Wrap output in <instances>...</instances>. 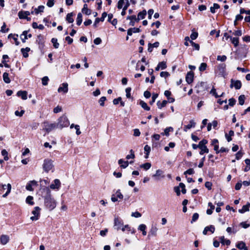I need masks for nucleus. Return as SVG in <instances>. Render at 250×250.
<instances>
[{
  "label": "nucleus",
  "instance_id": "9d476101",
  "mask_svg": "<svg viewBox=\"0 0 250 250\" xmlns=\"http://www.w3.org/2000/svg\"><path fill=\"white\" fill-rule=\"evenodd\" d=\"M152 177L156 180H159L162 178H165L164 171L161 169L156 170L155 174L152 175Z\"/></svg>",
  "mask_w": 250,
  "mask_h": 250
},
{
  "label": "nucleus",
  "instance_id": "5fc2aeb1",
  "mask_svg": "<svg viewBox=\"0 0 250 250\" xmlns=\"http://www.w3.org/2000/svg\"><path fill=\"white\" fill-rule=\"evenodd\" d=\"M227 57L225 55H218L217 57V60L221 62H225L227 60Z\"/></svg>",
  "mask_w": 250,
  "mask_h": 250
},
{
  "label": "nucleus",
  "instance_id": "aec40b11",
  "mask_svg": "<svg viewBox=\"0 0 250 250\" xmlns=\"http://www.w3.org/2000/svg\"><path fill=\"white\" fill-rule=\"evenodd\" d=\"M137 18H136L135 15H131L126 17V20H129L130 21L129 24L131 26H134L135 21L137 22Z\"/></svg>",
  "mask_w": 250,
  "mask_h": 250
},
{
  "label": "nucleus",
  "instance_id": "0eeeda50",
  "mask_svg": "<svg viewBox=\"0 0 250 250\" xmlns=\"http://www.w3.org/2000/svg\"><path fill=\"white\" fill-rule=\"evenodd\" d=\"M40 208L39 207H35L32 211V214L33 215V216L30 217V219L33 221L38 220L40 216Z\"/></svg>",
  "mask_w": 250,
  "mask_h": 250
},
{
  "label": "nucleus",
  "instance_id": "603ef678",
  "mask_svg": "<svg viewBox=\"0 0 250 250\" xmlns=\"http://www.w3.org/2000/svg\"><path fill=\"white\" fill-rule=\"evenodd\" d=\"M6 24L3 22L2 26L1 27L0 32L2 33H7L9 31V28H6Z\"/></svg>",
  "mask_w": 250,
  "mask_h": 250
},
{
  "label": "nucleus",
  "instance_id": "ddd939ff",
  "mask_svg": "<svg viewBox=\"0 0 250 250\" xmlns=\"http://www.w3.org/2000/svg\"><path fill=\"white\" fill-rule=\"evenodd\" d=\"M6 187H7V190L6 192L2 195V197L4 198L6 197L11 190V185L10 184H8L7 186L6 185L1 184V189H5Z\"/></svg>",
  "mask_w": 250,
  "mask_h": 250
},
{
  "label": "nucleus",
  "instance_id": "09e8293b",
  "mask_svg": "<svg viewBox=\"0 0 250 250\" xmlns=\"http://www.w3.org/2000/svg\"><path fill=\"white\" fill-rule=\"evenodd\" d=\"M33 197L31 196H28L26 198V202L27 204L30 205H33L34 203L33 201Z\"/></svg>",
  "mask_w": 250,
  "mask_h": 250
},
{
  "label": "nucleus",
  "instance_id": "5701e85b",
  "mask_svg": "<svg viewBox=\"0 0 250 250\" xmlns=\"http://www.w3.org/2000/svg\"><path fill=\"white\" fill-rule=\"evenodd\" d=\"M27 92L26 91H19L17 93V95L18 97H21L22 100H26L27 98Z\"/></svg>",
  "mask_w": 250,
  "mask_h": 250
},
{
  "label": "nucleus",
  "instance_id": "412c9836",
  "mask_svg": "<svg viewBox=\"0 0 250 250\" xmlns=\"http://www.w3.org/2000/svg\"><path fill=\"white\" fill-rule=\"evenodd\" d=\"M37 182L35 180L31 181L29 183H28L26 186V189L29 191H33V188H32V186L36 185Z\"/></svg>",
  "mask_w": 250,
  "mask_h": 250
},
{
  "label": "nucleus",
  "instance_id": "f257e3e1",
  "mask_svg": "<svg viewBox=\"0 0 250 250\" xmlns=\"http://www.w3.org/2000/svg\"><path fill=\"white\" fill-rule=\"evenodd\" d=\"M44 205L46 208L52 210L55 208L56 203L54 198L51 197V195L49 194L44 198Z\"/></svg>",
  "mask_w": 250,
  "mask_h": 250
},
{
  "label": "nucleus",
  "instance_id": "6e6d98bb",
  "mask_svg": "<svg viewBox=\"0 0 250 250\" xmlns=\"http://www.w3.org/2000/svg\"><path fill=\"white\" fill-rule=\"evenodd\" d=\"M207 64L205 62H203L201 64L199 68V69L200 71H204V70H205L206 69V68H207Z\"/></svg>",
  "mask_w": 250,
  "mask_h": 250
},
{
  "label": "nucleus",
  "instance_id": "37998d69",
  "mask_svg": "<svg viewBox=\"0 0 250 250\" xmlns=\"http://www.w3.org/2000/svg\"><path fill=\"white\" fill-rule=\"evenodd\" d=\"M51 42L53 43V46L55 48H59V43L58 42V40L56 38H52L51 40Z\"/></svg>",
  "mask_w": 250,
  "mask_h": 250
},
{
  "label": "nucleus",
  "instance_id": "4be33fe9",
  "mask_svg": "<svg viewBox=\"0 0 250 250\" xmlns=\"http://www.w3.org/2000/svg\"><path fill=\"white\" fill-rule=\"evenodd\" d=\"M195 125V122L193 120H191L189 121V123L188 125H185L184 130L185 131H187L188 129L194 127Z\"/></svg>",
  "mask_w": 250,
  "mask_h": 250
},
{
  "label": "nucleus",
  "instance_id": "ea45409f",
  "mask_svg": "<svg viewBox=\"0 0 250 250\" xmlns=\"http://www.w3.org/2000/svg\"><path fill=\"white\" fill-rule=\"evenodd\" d=\"M83 21V16L82 14L81 13H79L77 15V18L76 20L77 24L78 25H80Z\"/></svg>",
  "mask_w": 250,
  "mask_h": 250
},
{
  "label": "nucleus",
  "instance_id": "c85d7f7f",
  "mask_svg": "<svg viewBox=\"0 0 250 250\" xmlns=\"http://www.w3.org/2000/svg\"><path fill=\"white\" fill-rule=\"evenodd\" d=\"M122 227V228L121 229L123 231H125L126 230L128 231H130L132 234H133L135 232V230L134 229H131L128 225H126L124 226H123Z\"/></svg>",
  "mask_w": 250,
  "mask_h": 250
},
{
  "label": "nucleus",
  "instance_id": "774afa93",
  "mask_svg": "<svg viewBox=\"0 0 250 250\" xmlns=\"http://www.w3.org/2000/svg\"><path fill=\"white\" fill-rule=\"evenodd\" d=\"M240 14L244 13L250 15V10H246L244 8H241L240 10Z\"/></svg>",
  "mask_w": 250,
  "mask_h": 250
},
{
  "label": "nucleus",
  "instance_id": "4d7b16f0",
  "mask_svg": "<svg viewBox=\"0 0 250 250\" xmlns=\"http://www.w3.org/2000/svg\"><path fill=\"white\" fill-rule=\"evenodd\" d=\"M159 67L162 70L165 69L167 68L166 62H162L158 63Z\"/></svg>",
  "mask_w": 250,
  "mask_h": 250
},
{
  "label": "nucleus",
  "instance_id": "2f4dec72",
  "mask_svg": "<svg viewBox=\"0 0 250 250\" xmlns=\"http://www.w3.org/2000/svg\"><path fill=\"white\" fill-rule=\"evenodd\" d=\"M30 50V48L29 47H26L25 48H21V52L24 58H27L28 57V52H29Z\"/></svg>",
  "mask_w": 250,
  "mask_h": 250
},
{
  "label": "nucleus",
  "instance_id": "f3484780",
  "mask_svg": "<svg viewBox=\"0 0 250 250\" xmlns=\"http://www.w3.org/2000/svg\"><path fill=\"white\" fill-rule=\"evenodd\" d=\"M206 86V83L205 82H201L198 83L196 86V88H197L196 92L197 93H200L204 90H205V88Z\"/></svg>",
  "mask_w": 250,
  "mask_h": 250
},
{
  "label": "nucleus",
  "instance_id": "b1692460",
  "mask_svg": "<svg viewBox=\"0 0 250 250\" xmlns=\"http://www.w3.org/2000/svg\"><path fill=\"white\" fill-rule=\"evenodd\" d=\"M118 164L122 168H125L128 167L129 162L127 161H124L123 159H121L119 160Z\"/></svg>",
  "mask_w": 250,
  "mask_h": 250
},
{
  "label": "nucleus",
  "instance_id": "a878e982",
  "mask_svg": "<svg viewBox=\"0 0 250 250\" xmlns=\"http://www.w3.org/2000/svg\"><path fill=\"white\" fill-rule=\"evenodd\" d=\"M146 14V11L145 10H143L142 11L139 12L138 14L137 19H136L137 22H139V21L140 20L144 19L145 18Z\"/></svg>",
  "mask_w": 250,
  "mask_h": 250
},
{
  "label": "nucleus",
  "instance_id": "58836bf2",
  "mask_svg": "<svg viewBox=\"0 0 250 250\" xmlns=\"http://www.w3.org/2000/svg\"><path fill=\"white\" fill-rule=\"evenodd\" d=\"M234 131L232 130H230L229 131V134H226L225 137L226 139L227 140L228 142H229L232 140L231 136L234 135Z\"/></svg>",
  "mask_w": 250,
  "mask_h": 250
},
{
  "label": "nucleus",
  "instance_id": "2eb2a0df",
  "mask_svg": "<svg viewBox=\"0 0 250 250\" xmlns=\"http://www.w3.org/2000/svg\"><path fill=\"white\" fill-rule=\"evenodd\" d=\"M215 227L213 225H209L208 226L204 228V229L203 231V233L204 235H207L208 231L210 232L211 233H214L215 231Z\"/></svg>",
  "mask_w": 250,
  "mask_h": 250
},
{
  "label": "nucleus",
  "instance_id": "f03ea898",
  "mask_svg": "<svg viewBox=\"0 0 250 250\" xmlns=\"http://www.w3.org/2000/svg\"><path fill=\"white\" fill-rule=\"evenodd\" d=\"M57 125L58 128L62 129L63 127H67L69 125V121L66 116L62 115L58 119Z\"/></svg>",
  "mask_w": 250,
  "mask_h": 250
},
{
  "label": "nucleus",
  "instance_id": "7c9ffc66",
  "mask_svg": "<svg viewBox=\"0 0 250 250\" xmlns=\"http://www.w3.org/2000/svg\"><path fill=\"white\" fill-rule=\"evenodd\" d=\"M74 15V14L72 12L67 14L66 17V20L68 23L73 22L74 19L73 18V17Z\"/></svg>",
  "mask_w": 250,
  "mask_h": 250
},
{
  "label": "nucleus",
  "instance_id": "bf43d9fd",
  "mask_svg": "<svg viewBox=\"0 0 250 250\" xmlns=\"http://www.w3.org/2000/svg\"><path fill=\"white\" fill-rule=\"evenodd\" d=\"M158 94H153L152 96V99L151 101L149 102L150 104L152 105L153 104V103L155 102L156 98L158 97Z\"/></svg>",
  "mask_w": 250,
  "mask_h": 250
},
{
  "label": "nucleus",
  "instance_id": "3c124183",
  "mask_svg": "<svg viewBox=\"0 0 250 250\" xmlns=\"http://www.w3.org/2000/svg\"><path fill=\"white\" fill-rule=\"evenodd\" d=\"M130 154L127 155L126 156V159L129 160L130 159H134L135 158L134 152L132 149L129 151Z\"/></svg>",
  "mask_w": 250,
  "mask_h": 250
},
{
  "label": "nucleus",
  "instance_id": "864d4df0",
  "mask_svg": "<svg viewBox=\"0 0 250 250\" xmlns=\"http://www.w3.org/2000/svg\"><path fill=\"white\" fill-rule=\"evenodd\" d=\"M199 218V214L197 213H194L192 217V220L191 221V223H193L198 220Z\"/></svg>",
  "mask_w": 250,
  "mask_h": 250
},
{
  "label": "nucleus",
  "instance_id": "c03bdc74",
  "mask_svg": "<svg viewBox=\"0 0 250 250\" xmlns=\"http://www.w3.org/2000/svg\"><path fill=\"white\" fill-rule=\"evenodd\" d=\"M1 155L4 157V160L7 161L9 160L8 152L5 149H2L1 151Z\"/></svg>",
  "mask_w": 250,
  "mask_h": 250
},
{
  "label": "nucleus",
  "instance_id": "bb28decb",
  "mask_svg": "<svg viewBox=\"0 0 250 250\" xmlns=\"http://www.w3.org/2000/svg\"><path fill=\"white\" fill-rule=\"evenodd\" d=\"M250 203H248L246 205H244L241 209H239L238 211L240 213H243L246 211H249Z\"/></svg>",
  "mask_w": 250,
  "mask_h": 250
},
{
  "label": "nucleus",
  "instance_id": "4468645a",
  "mask_svg": "<svg viewBox=\"0 0 250 250\" xmlns=\"http://www.w3.org/2000/svg\"><path fill=\"white\" fill-rule=\"evenodd\" d=\"M194 77L193 72L189 71L187 73L186 77V81L188 83L190 84L193 82Z\"/></svg>",
  "mask_w": 250,
  "mask_h": 250
},
{
  "label": "nucleus",
  "instance_id": "6ab92c4d",
  "mask_svg": "<svg viewBox=\"0 0 250 250\" xmlns=\"http://www.w3.org/2000/svg\"><path fill=\"white\" fill-rule=\"evenodd\" d=\"M158 229L155 226H152L148 233V237L156 236L157 235Z\"/></svg>",
  "mask_w": 250,
  "mask_h": 250
},
{
  "label": "nucleus",
  "instance_id": "423d86ee",
  "mask_svg": "<svg viewBox=\"0 0 250 250\" xmlns=\"http://www.w3.org/2000/svg\"><path fill=\"white\" fill-rule=\"evenodd\" d=\"M208 143V141L205 139H203L199 142V148L201 149L199 152L200 155H203L205 153H208L209 151L208 149L206 146V145Z\"/></svg>",
  "mask_w": 250,
  "mask_h": 250
},
{
  "label": "nucleus",
  "instance_id": "9b49d317",
  "mask_svg": "<svg viewBox=\"0 0 250 250\" xmlns=\"http://www.w3.org/2000/svg\"><path fill=\"white\" fill-rule=\"evenodd\" d=\"M123 226V220L118 217H115L114 218V226L117 230L121 229Z\"/></svg>",
  "mask_w": 250,
  "mask_h": 250
},
{
  "label": "nucleus",
  "instance_id": "72a5a7b5",
  "mask_svg": "<svg viewBox=\"0 0 250 250\" xmlns=\"http://www.w3.org/2000/svg\"><path fill=\"white\" fill-rule=\"evenodd\" d=\"M220 241H221V243L223 244V245H225L226 244V245L227 246H229L230 245V240H228V239H226L225 238V237L224 236H221L220 238H219Z\"/></svg>",
  "mask_w": 250,
  "mask_h": 250
},
{
  "label": "nucleus",
  "instance_id": "7ed1b4c3",
  "mask_svg": "<svg viewBox=\"0 0 250 250\" xmlns=\"http://www.w3.org/2000/svg\"><path fill=\"white\" fill-rule=\"evenodd\" d=\"M43 170L48 172L50 170H52L54 167L53 161L50 159H45L43 161V164L42 165Z\"/></svg>",
  "mask_w": 250,
  "mask_h": 250
},
{
  "label": "nucleus",
  "instance_id": "20e7f679",
  "mask_svg": "<svg viewBox=\"0 0 250 250\" xmlns=\"http://www.w3.org/2000/svg\"><path fill=\"white\" fill-rule=\"evenodd\" d=\"M215 73L218 76L225 77L226 75V64L224 63L219 64L215 69Z\"/></svg>",
  "mask_w": 250,
  "mask_h": 250
},
{
  "label": "nucleus",
  "instance_id": "1a4fd4ad",
  "mask_svg": "<svg viewBox=\"0 0 250 250\" xmlns=\"http://www.w3.org/2000/svg\"><path fill=\"white\" fill-rule=\"evenodd\" d=\"M230 83V87L231 88L234 87L237 90L240 89L242 86L241 82L239 80H234L233 79H231Z\"/></svg>",
  "mask_w": 250,
  "mask_h": 250
},
{
  "label": "nucleus",
  "instance_id": "f704fd0d",
  "mask_svg": "<svg viewBox=\"0 0 250 250\" xmlns=\"http://www.w3.org/2000/svg\"><path fill=\"white\" fill-rule=\"evenodd\" d=\"M146 227L145 224H141L138 227V229L142 231V234L144 236L146 235Z\"/></svg>",
  "mask_w": 250,
  "mask_h": 250
},
{
  "label": "nucleus",
  "instance_id": "0e129e2a",
  "mask_svg": "<svg viewBox=\"0 0 250 250\" xmlns=\"http://www.w3.org/2000/svg\"><path fill=\"white\" fill-rule=\"evenodd\" d=\"M232 35L235 36H241L242 35V32L241 30H237L235 31L234 32H232Z\"/></svg>",
  "mask_w": 250,
  "mask_h": 250
},
{
  "label": "nucleus",
  "instance_id": "79ce46f5",
  "mask_svg": "<svg viewBox=\"0 0 250 250\" xmlns=\"http://www.w3.org/2000/svg\"><path fill=\"white\" fill-rule=\"evenodd\" d=\"M220 8V5L217 3H214L213 6L210 7V11L211 13H215V9Z\"/></svg>",
  "mask_w": 250,
  "mask_h": 250
},
{
  "label": "nucleus",
  "instance_id": "393cba45",
  "mask_svg": "<svg viewBox=\"0 0 250 250\" xmlns=\"http://www.w3.org/2000/svg\"><path fill=\"white\" fill-rule=\"evenodd\" d=\"M9 240V236L6 235H2L0 238V243L2 245L6 244Z\"/></svg>",
  "mask_w": 250,
  "mask_h": 250
},
{
  "label": "nucleus",
  "instance_id": "cd10ccee",
  "mask_svg": "<svg viewBox=\"0 0 250 250\" xmlns=\"http://www.w3.org/2000/svg\"><path fill=\"white\" fill-rule=\"evenodd\" d=\"M236 247L240 250H248L245 243L243 241L239 242L236 245Z\"/></svg>",
  "mask_w": 250,
  "mask_h": 250
},
{
  "label": "nucleus",
  "instance_id": "473e14b6",
  "mask_svg": "<svg viewBox=\"0 0 250 250\" xmlns=\"http://www.w3.org/2000/svg\"><path fill=\"white\" fill-rule=\"evenodd\" d=\"M139 104L146 111H149L150 110V107L147 105V104L145 103L144 101L142 100L140 101L139 102Z\"/></svg>",
  "mask_w": 250,
  "mask_h": 250
},
{
  "label": "nucleus",
  "instance_id": "052dcab7",
  "mask_svg": "<svg viewBox=\"0 0 250 250\" xmlns=\"http://www.w3.org/2000/svg\"><path fill=\"white\" fill-rule=\"evenodd\" d=\"M49 81V79L47 76H45L42 78V84L43 85H46L48 83V81Z\"/></svg>",
  "mask_w": 250,
  "mask_h": 250
},
{
  "label": "nucleus",
  "instance_id": "e2e57ef3",
  "mask_svg": "<svg viewBox=\"0 0 250 250\" xmlns=\"http://www.w3.org/2000/svg\"><path fill=\"white\" fill-rule=\"evenodd\" d=\"M190 43H191V45L194 47L195 49L197 50H199L200 49V46L198 44L196 43L195 42H193V41H190Z\"/></svg>",
  "mask_w": 250,
  "mask_h": 250
},
{
  "label": "nucleus",
  "instance_id": "c756f323",
  "mask_svg": "<svg viewBox=\"0 0 250 250\" xmlns=\"http://www.w3.org/2000/svg\"><path fill=\"white\" fill-rule=\"evenodd\" d=\"M151 151V148L150 147L147 145H146L145 147H144V151H145V158L147 159L148 158V156H149V153Z\"/></svg>",
  "mask_w": 250,
  "mask_h": 250
},
{
  "label": "nucleus",
  "instance_id": "e433bc0d",
  "mask_svg": "<svg viewBox=\"0 0 250 250\" xmlns=\"http://www.w3.org/2000/svg\"><path fill=\"white\" fill-rule=\"evenodd\" d=\"M231 43L234 45V47H237L239 45V38L236 37H230Z\"/></svg>",
  "mask_w": 250,
  "mask_h": 250
},
{
  "label": "nucleus",
  "instance_id": "4c0bfd02",
  "mask_svg": "<svg viewBox=\"0 0 250 250\" xmlns=\"http://www.w3.org/2000/svg\"><path fill=\"white\" fill-rule=\"evenodd\" d=\"M167 103V101L166 100H164L162 102H161L160 101H158L157 103V105L159 108L161 109L163 107L166 106Z\"/></svg>",
  "mask_w": 250,
  "mask_h": 250
},
{
  "label": "nucleus",
  "instance_id": "c9c22d12",
  "mask_svg": "<svg viewBox=\"0 0 250 250\" xmlns=\"http://www.w3.org/2000/svg\"><path fill=\"white\" fill-rule=\"evenodd\" d=\"M3 80L6 83H9L11 82L10 78H9V74L7 72H4L3 74Z\"/></svg>",
  "mask_w": 250,
  "mask_h": 250
},
{
  "label": "nucleus",
  "instance_id": "f8f14e48",
  "mask_svg": "<svg viewBox=\"0 0 250 250\" xmlns=\"http://www.w3.org/2000/svg\"><path fill=\"white\" fill-rule=\"evenodd\" d=\"M61 186V182L59 179H55L54 180L53 183H52L50 186V188L52 189H57L58 190Z\"/></svg>",
  "mask_w": 250,
  "mask_h": 250
},
{
  "label": "nucleus",
  "instance_id": "a18cd8bd",
  "mask_svg": "<svg viewBox=\"0 0 250 250\" xmlns=\"http://www.w3.org/2000/svg\"><path fill=\"white\" fill-rule=\"evenodd\" d=\"M151 166V165L150 163H146L144 164H142L140 166V167L143 168L145 170L149 169Z\"/></svg>",
  "mask_w": 250,
  "mask_h": 250
},
{
  "label": "nucleus",
  "instance_id": "13d9d810",
  "mask_svg": "<svg viewBox=\"0 0 250 250\" xmlns=\"http://www.w3.org/2000/svg\"><path fill=\"white\" fill-rule=\"evenodd\" d=\"M106 99V97L104 96H103L100 99V100L99 101V103L101 106H104V102L105 101Z\"/></svg>",
  "mask_w": 250,
  "mask_h": 250
},
{
  "label": "nucleus",
  "instance_id": "39448f33",
  "mask_svg": "<svg viewBox=\"0 0 250 250\" xmlns=\"http://www.w3.org/2000/svg\"><path fill=\"white\" fill-rule=\"evenodd\" d=\"M56 128H58V126L56 123H49L47 121L43 122V130H45L47 133L50 132Z\"/></svg>",
  "mask_w": 250,
  "mask_h": 250
},
{
  "label": "nucleus",
  "instance_id": "a211bd4d",
  "mask_svg": "<svg viewBox=\"0 0 250 250\" xmlns=\"http://www.w3.org/2000/svg\"><path fill=\"white\" fill-rule=\"evenodd\" d=\"M68 90V84L66 83H63L58 89L59 92H63L64 93H67Z\"/></svg>",
  "mask_w": 250,
  "mask_h": 250
},
{
  "label": "nucleus",
  "instance_id": "a19ab883",
  "mask_svg": "<svg viewBox=\"0 0 250 250\" xmlns=\"http://www.w3.org/2000/svg\"><path fill=\"white\" fill-rule=\"evenodd\" d=\"M44 9V6L40 5L38 8H35V14L38 15L39 13L43 12Z\"/></svg>",
  "mask_w": 250,
  "mask_h": 250
},
{
  "label": "nucleus",
  "instance_id": "69168bd1",
  "mask_svg": "<svg viewBox=\"0 0 250 250\" xmlns=\"http://www.w3.org/2000/svg\"><path fill=\"white\" fill-rule=\"evenodd\" d=\"M39 125V123H36V122H33L32 123L30 127L32 129H36Z\"/></svg>",
  "mask_w": 250,
  "mask_h": 250
},
{
  "label": "nucleus",
  "instance_id": "680f3d73",
  "mask_svg": "<svg viewBox=\"0 0 250 250\" xmlns=\"http://www.w3.org/2000/svg\"><path fill=\"white\" fill-rule=\"evenodd\" d=\"M131 90V88L130 87H127L125 89L126 96L127 98H131V94H130Z\"/></svg>",
  "mask_w": 250,
  "mask_h": 250
},
{
  "label": "nucleus",
  "instance_id": "6e6552de",
  "mask_svg": "<svg viewBox=\"0 0 250 250\" xmlns=\"http://www.w3.org/2000/svg\"><path fill=\"white\" fill-rule=\"evenodd\" d=\"M123 195L121 192L120 189H118L115 194H113L111 196V200L113 202L118 201L123 199Z\"/></svg>",
  "mask_w": 250,
  "mask_h": 250
},
{
  "label": "nucleus",
  "instance_id": "de8ad7c7",
  "mask_svg": "<svg viewBox=\"0 0 250 250\" xmlns=\"http://www.w3.org/2000/svg\"><path fill=\"white\" fill-rule=\"evenodd\" d=\"M173 131L172 127H167L165 129L164 132L162 133V134L163 135H165L168 136H169V132L170 131Z\"/></svg>",
  "mask_w": 250,
  "mask_h": 250
},
{
  "label": "nucleus",
  "instance_id": "dca6fc26",
  "mask_svg": "<svg viewBox=\"0 0 250 250\" xmlns=\"http://www.w3.org/2000/svg\"><path fill=\"white\" fill-rule=\"evenodd\" d=\"M28 31H24L20 36L21 39L23 43L26 42L28 38H30L32 37V34H28Z\"/></svg>",
  "mask_w": 250,
  "mask_h": 250
},
{
  "label": "nucleus",
  "instance_id": "49530a36",
  "mask_svg": "<svg viewBox=\"0 0 250 250\" xmlns=\"http://www.w3.org/2000/svg\"><path fill=\"white\" fill-rule=\"evenodd\" d=\"M245 100V97L244 95H240L238 98L239 104L241 105H242L244 104Z\"/></svg>",
  "mask_w": 250,
  "mask_h": 250
},
{
  "label": "nucleus",
  "instance_id": "338daca9",
  "mask_svg": "<svg viewBox=\"0 0 250 250\" xmlns=\"http://www.w3.org/2000/svg\"><path fill=\"white\" fill-rule=\"evenodd\" d=\"M169 75V73L167 71H162L160 73V76L165 78L168 77Z\"/></svg>",
  "mask_w": 250,
  "mask_h": 250
},
{
  "label": "nucleus",
  "instance_id": "8fccbe9b",
  "mask_svg": "<svg viewBox=\"0 0 250 250\" xmlns=\"http://www.w3.org/2000/svg\"><path fill=\"white\" fill-rule=\"evenodd\" d=\"M125 0H119L118 2L117 7L118 9H121L123 8L124 5H125Z\"/></svg>",
  "mask_w": 250,
  "mask_h": 250
}]
</instances>
